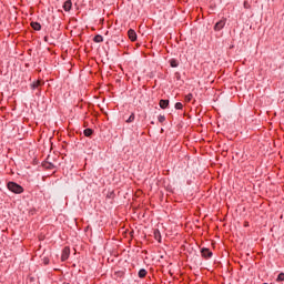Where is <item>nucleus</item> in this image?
Masks as SVG:
<instances>
[{"mask_svg":"<svg viewBox=\"0 0 284 284\" xmlns=\"http://www.w3.org/2000/svg\"><path fill=\"white\" fill-rule=\"evenodd\" d=\"M8 190H10V192H13L14 194H21V192H23V187L14 182L8 183Z\"/></svg>","mask_w":284,"mask_h":284,"instance_id":"obj_1","label":"nucleus"},{"mask_svg":"<svg viewBox=\"0 0 284 284\" xmlns=\"http://www.w3.org/2000/svg\"><path fill=\"white\" fill-rule=\"evenodd\" d=\"M225 28V19L220 20L219 22L215 23L214 30L216 32H220V30H223Z\"/></svg>","mask_w":284,"mask_h":284,"instance_id":"obj_2","label":"nucleus"},{"mask_svg":"<svg viewBox=\"0 0 284 284\" xmlns=\"http://www.w3.org/2000/svg\"><path fill=\"white\" fill-rule=\"evenodd\" d=\"M68 258H70V247L67 246L62 250L61 260L68 261Z\"/></svg>","mask_w":284,"mask_h":284,"instance_id":"obj_3","label":"nucleus"},{"mask_svg":"<svg viewBox=\"0 0 284 284\" xmlns=\"http://www.w3.org/2000/svg\"><path fill=\"white\" fill-rule=\"evenodd\" d=\"M44 85V82L41 80H38L31 84V90H41V87Z\"/></svg>","mask_w":284,"mask_h":284,"instance_id":"obj_4","label":"nucleus"},{"mask_svg":"<svg viewBox=\"0 0 284 284\" xmlns=\"http://www.w3.org/2000/svg\"><path fill=\"white\" fill-rule=\"evenodd\" d=\"M201 254H202L203 258H212V251H210V248L203 247L201 250Z\"/></svg>","mask_w":284,"mask_h":284,"instance_id":"obj_5","label":"nucleus"},{"mask_svg":"<svg viewBox=\"0 0 284 284\" xmlns=\"http://www.w3.org/2000/svg\"><path fill=\"white\" fill-rule=\"evenodd\" d=\"M128 34H129L130 41H136V31H134L133 29H130L128 31Z\"/></svg>","mask_w":284,"mask_h":284,"instance_id":"obj_6","label":"nucleus"},{"mask_svg":"<svg viewBox=\"0 0 284 284\" xmlns=\"http://www.w3.org/2000/svg\"><path fill=\"white\" fill-rule=\"evenodd\" d=\"M63 10H65V12H70V10H72V1L67 0L63 4Z\"/></svg>","mask_w":284,"mask_h":284,"instance_id":"obj_7","label":"nucleus"},{"mask_svg":"<svg viewBox=\"0 0 284 284\" xmlns=\"http://www.w3.org/2000/svg\"><path fill=\"white\" fill-rule=\"evenodd\" d=\"M168 105H170V100H160V108H162V110H165Z\"/></svg>","mask_w":284,"mask_h":284,"instance_id":"obj_8","label":"nucleus"},{"mask_svg":"<svg viewBox=\"0 0 284 284\" xmlns=\"http://www.w3.org/2000/svg\"><path fill=\"white\" fill-rule=\"evenodd\" d=\"M42 165L45 168V170H54V163L43 162Z\"/></svg>","mask_w":284,"mask_h":284,"instance_id":"obj_9","label":"nucleus"},{"mask_svg":"<svg viewBox=\"0 0 284 284\" xmlns=\"http://www.w3.org/2000/svg\"><path fill=\"white\" fill-rule=\"evenodd\" d=\"M145 276H148V271H145V268H141L139 271V277L140 278H145Z\"/></svg>","mask_w":284,"mask_h":284,"instance_id":"obj_10","label":"nucleus"},{"mask_svg":"<svg viewBox=\"0 0 284 284\" xmlns=\"http://www.w3.org/2000/svg\"><path fill=\"white\" fill-rule=\"evenodd\" d=\"M93 41H94L95 43H103V36H100V34L95 36V37L93 38Z\"/></svg>","mask_w":284,"mask_h":284,"instance_id":"obj_11","label":"nucleus"},{"mask_svg":"<svg viewBox=\"0 0 284 284\" xmlns=\"http://www.w3.org/2000/svg\"><path fill=\"white\" fill-rule=\"evenodd\" d=\"M31 28H33V30H41V24L39 22H31Z\"/></svg>","mask_w":284,"mask_h":284,"instance_id":"obj_12","label":"nucleus"},{"mask_svg":"<svg viewBox=\"0 0 284 284\" xmlns=\"http://www.w3.org/2000/svg\"><path fill=\"white\" fill-rule=\"evenodd\" d=\"M154 239H155V241L161 242V232L159 230L154 231Z\"/></svg>","mask_w":284,"mask_h":284,"instance_id":"obj_13","label":"nucleus"},{"mask_svg":"<svg viewBox=\"0 0 284 284\" xmlns=\"http://www.w3.org/2000/svg\"><path fill=\"white\" fill-rule=\"evenodd\" d=\"M171 68H179V62L174 59L170 60Z\"/></svg>","mask_w":284,"mask_h":284,"instance_id":"obj_14","label":"nucleus"},{"mask_svg":"<svg viewBox=\"0 0 284 284\" xmlns=\"http://www.w3.org/2000/svg\"><path fill=\"white\" fill-rule=\"evenodd\" d=\"M84 136H92V129H85Z\"/></svg>","mask_w":284,"mask_h":284,"instance_id":"obj_15","label":"nucleus"},{"mask_svg":"<svg viewBox=\"0 0 284 284\" xmlns=\"http://www.w3.org/2000/svg\"><path fill=\"white\" fill-rule=\"evenodd\" d=\"M175 110H183V103L176 102L175 103Z\"/></svg>","mask_w":284,"mask_h":284,"instance_id":"obj_16","label":"nucleus"},{"mask_svg":"<svg viewBox=\"0 0 284 284\" xmlns=\"http://www.w3.org/2000/svg\"><path fill=\"white\" fill-rule=\"evenodd\" d=\"M134 122V113H132L129 119L126 120V123H132Z\"/></svg>","mask_w":284,"mask_h":284,"instance_id":"obj_17","label":"nucleus"},{"mask_svg":"<svg viewBox=\"0 0 284 284\" xmlns=\"http://www.w3.org/2000/svg\"><path fill=\"white\" fill-rule=\"evenodd\" d=\"M277 281H278V282L284 281V273H280V274H278Z\"/></svg>","mask_w":284,"mask_h":284,"instance_id":"obj_18","label":"nucleus"},{"mask_svg":"<svg viewBox=\"0 0 284 284\" xmlns=\"http://www.w3.org/2000/svg\"><path fill=\"white\" fill-rule=\"evenodd\" d=\"M158 119H159L160 123H163V121H165V115H160Z\"/></svg>","mask_w":284,"mask_h":284,"instance_id":"obj_19","label":"nucleus"},{"mask_svg":"<svg viewBox=\"0 0 284 284\" xmlns=\"http://www.w3.org/2000/svg\"><path fill=\"white\" fill-rule=\"evenodd\" d=\"M185 101H187V102L192 101V94H187V95L185 97Z\"/></svg>","mask_w":284,"mask_h":284,"instance_id":"obj_20","label":"nucleus"}]
</instances>
